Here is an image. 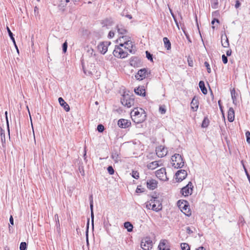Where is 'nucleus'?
Returning <instances> with one entry per match:
<instances>
[{"label":"nucleus","mask_w":250,"mask_h":250,"mask_svg":"<svg viewBox=\"0 0 250 250\" xmlns=\"http://www.w3.org/2000/svg\"><path fill=\"white\" fill-rule=\"evenodd\" d=\"M131 116L135 123L140 124L146 120V114L142 108H135L131 112Z\"/></svg>","instance_id":"1"},{"label":"nucleus","mask_w":250,"mask_h":250,"mask_svg":"<svg viewBox=\"0 0 250 250\" xmlns=\"http://www.w3.org/2000/svg\"><path fill=\"white\" fill-rule=\"evenodd\" d=\"M146 207L149 209L158 211L162 209V205L157 198L152 197L146 203Z\"/></svg>","instance_id":"2"},{"label":"nucleus","mask_w":250,"mask_h":250,"mask_svg":"<svg viewBox=\"0 0 250 250\" xmlns=\"http://www.w3.org/2000/svg\"><path fill=\"white\" fill-rule=\"evenodd\" d=\"M172 165L176 168H181L184 165V162L182 156L179 154H175L171 157Z\"/></svg>","instance_id":"3"},{"label":"nucleus","mask_w":250,"mask_h":250,"mask_svg":"<svg viewBox=\"0 0 250 250\" xmlns=\"http://www.w3.org/2000/svg\"><path fill=\"white\" fill-rule=\"evenodd\" d=\"M178 206L181 211L187 216H190L191 214V211L190 209L188 203L186 201H179L177 203Z\"/></svg>","instance_id":"4"},{"label":"nucleus","mask_w":250,"mask_h":250,"mask_svg":"<svg viewBox=\"0 0 250 250\" xmlns=\"http://www.w3.org/2000/svg\"><path fill=\"white\" fill-rule=\"evenodd\" d=\"M113 54L116 57L123 59L127 57L128 53L126 51L124 50L123 48L120 46H116Z\"/></svg>","instance_id":"5"},{"label":"nucleus","mask_w":250,"mask_h":250,"mask_svg":"<svg viewBox=\"0 0 250 250\" xmlns=\"http://www.w3.org/2000/svg\"><path fill=\"white\" fill-rule=\"evenodd\" d=\"M122 104L127 107H130L134 104V99L129 95H124L121 99Z\"/></svg>","instance_id":"6"},{"label":"nucleus","mask_w":250,"mask_h":250,"mask_svg":"<svg viewBox=\"0 0 250 250\" xmlns=\"http://www.w3.org/2000/svg\"><path fill=\"white\" fill-rule=\"evenodd\" d=\"M141 246L144 250H149L152 247V241L149 237L144 238L142 240Z\"/></svg>","instance_id":"7"},{"label":"nucleus","mask_w":250,"mask_h":250,"mask_svg":"<svg viewBox=\"0 0 250 250\" xmlns=\"http://www.w3.org/2000/svg\"><path fill=\"white\" fill-rule=\"evenodd\" d=\"M193 185L191 182H189L188 184L181 189V192L185 196H188L192 193Z\"/></svg>","instance_id":"8"},{"label":"nucleus","mask_w":250,"mask_h":250,"mask_svg":"<svg viewBox=\"0 0 250 250\" xmlns=\"http://www.w3.org/2000/svg\"><path fill=\"white\" fill-rule=\"evenodd\" d=\"M155 175L157 178L162 181H167L168 178L166 175V171L165 168H161L155 172Z\"/></svg>","instance_id":"9"},{"label":"nucleus","mask_w":250,"mask_h":250,"mask_svg":"<svg viewBox=\"0 0 250 250\" xmlns=\"http://www.w3.org/2000/svg\"><path fill=\"white\" fill-rule=\"evenodd\" d=\"M156 153L159 157H163L167 154V148L163 146H160L156 147Z\"/></svg>","instance_id":"10"},{"label":"nucleus","mask_w":250,"mask_h":250,"mask_svg":"<svg viewBox=\"0 0 250 250\" xmlns=\"http://www.w3.org/2000/svg\"><path fill=\"white\" fill-rule=\"evenodd\" d=\"M120 46L124 47L125 49L127 50L130 53H133V44L130 40H125L124 43H120Z\"/></svg>","instance_id":"11"},{"label":"nucleus","mask_w":250,"mask_h":250,"mask_svg":"<svg viewBox=\"0 0 250 250\" xmlns=\"http://www.w3.org/2000/svg\"><path fill=\"white\" fill-rule=\"evenodd\" d=\"M148 76V71L147 69L143 68L139 70L135 77L137 80H142Z\"/></svg>","instance_id":"12"},{"label":"nucleus","mask_w":250,"mask_h":250,"mask_svg":"<svg viewBox=\"0 0 250 250\" xmlns=\"http://www.w3.org/2000/svg\"><path fill=\"white\" fill-rule=\"evenodd\" d=\"M176 179L177 182H181L185 179L187 176V172L185 170H179L175 174Z\"/></svg>","instance_id":"13"},{"label":"nucleus","mask_w":250,"mask_h":250,"mask_svg":"<svg viewBox=\"0 0 250 250\" xmlns=\"http://www.w3.org/2000/svg\"><path fill=\"white\" fill-rule=\"evenodd\" d=\"M109 44V43L108 42H101L98 45V49L102 54H105L107 50L108 45Z\"/></svg>","instance_id":"14"},{"label":"nucleus","mask_w":250,"mask_h":250,"mask_svg":"<svg viewBox=\"0 0 250 250\" xmlns=\"http://www.w3.org/2000/svg\"><path fill=\"white\" fill-rule=\"evenodd\" d=\"M158 183L155 179H148L146 182V185L148 188L153 190L157 187Z\"/></svg>","instance_id":"15"},{"label":"nucleus","mask_w":250,"mask_h":250,"mask_svg":"<svg viewBox=\"0 0 250 250\" xmlns=\"http://www.w3.org/2000/svg\"><path fill=\"white\" fill-rule=\"evenodd\" d=\"M85 55L89 57V61L91 62H92L96 59L95 53H94V50L91 47H87Z\"/></svg>","instance_id":"16"},{"label":"nucleus","mask_w":250,"mask_h":250,"mask_svg":"<svg viewBox=\"0 0 250 250\" xmlns=\"http://www.w3.org/2000/svg\"><path fill=\"white\" fill-rule=\"evenodd\" d=\"M130 123L127 120L121 119L118 122V125L121 128H126L129 126Z\"/></svg>","instance_id":"17"},{"label":"nucleus","mask_w":250,"mask_h":250,"mask_svg":"<svg viewBox=\"0 0 250 250\" xmlns=\"http://www.w3.org/2000/svg\"><path fill=\"white\" fill-rule=\"evenodd\" d=\"M228 119L229 122H232L234 119V110L232 107H230L228 112Z\"/></svg>","instance_id":"18"},{"label":"nucleus","mask_w":250,"mask_h":250,"mask_svg":"<svg viewBox=\"0 0 250 250\" xmlns=\"http://www.w3.org/2000/svg\"><path fill=\"white\" fill-rule=\"evenodd\" d=\"M58 100L61 105L63 107L66 111H69L70 108L69 105L64 101L62 98H59Z\"/></svg>","instance_id":"19"},{"label":"nucleus","mask_w":250,"mask_h":250,"mask_svg":"<svg viewBox=\"0 0 250 250\" xmlns=\"http://www.w3.org/2000/svg\"><path fill=\"white\" fill-rule=\"evenodd\" d=\"M167 240H163L161 241L159 245V250H169V248L167 246Z\"/></svg>","instance_id":"20"},{"label":"nucleus","mask_w":250,"mask_h":250,"mask_svg":"<svg viewBox=\"0 0 250 250\" xmlns=\"http://www.w3.org/2000/svg\"><path fill=\"white\" fill-rule=\"evenodd\" d=\"M160 162V161H153L147 165V167L148 169H154L161 165V164H159Z\"/></svg>","instance_id":"21"},{"label":"nucleus","mask_w":250,"mask_h":250,"mask_svg":"<svg viewBox=\"0 0 250 250\" xmlns=\"http://www.w3.org/2000/svg\"><path fill=\"white\" fill-rule=\"evenodd\" d=\"M134 91L138 95L145 96V89L143 87H138L135 89Z\"/></svg>","instance_id":"22"},{"label":"nucleus","mask_w":250,"mask_h":250,"mask_svg":"<svg viewBox=\"0 0 250 250\" xmlns=\"http://www.w3.org/2000/svg\"><path fill=\"white\" fill-rule=\"evenodd\" d=\"M199 86L204 94H206L207 93V89L205 87V83L203 81H200L199 83Z\"/></svg>","instance_id":"23"},{"label":"nucleus","mask_w":250,"mask_h":250,"mask_svg":"<svg viewBox=\"0 0 250 250\" xmlns=\"http://www.w3.org/2000/svg\"><path fill=\"white\" fill-rule=\"evenodd\" d=\"M163 42L164 43L165 47L167 49H171V43L167 38L165 37L163 38Z\"/></svg>","instance_id":"24"},{"label":"nucleus","mask_w":250,"mask_h":250,"mask_svg":"<svg viewBox=\"0 0 250 250\" xmlns=\"http://www.w3.org/2000/svg\"><path fill=\"white\" fill-rule=\"evenodd\" d=\"M191 107L194 111H196L198 107V104L197 101L195 100L194 98L193 99L191 102Z\"/></svg>","instance_id":"25"},{"label":"nucleus","mask_w":250,"mask_h":250,"mask_svg":"<svg viewBox=\"0 0 250 250\" xmlns=\"http://www.w3.org/2000/svg\"><path fill=\"white\" fill-rule=\"evenodd\" d=\"M124 227L127 229V231L131 232L133 229V225L129 222H126L124 223Z\"/></svg>","instance_id":"26"},{"label":"nucleus","mask_w":250,"mask_h":250,"mask_svg":"<svg viewBox=\"0 0 250 250\" xmlns=\"http://www.w3.org/2000/svg\"><path fill=\"white\" fill-rule=\"evenodd\" d=\"M224 40H225L224 42L223 41V37H222V45L224 47H227L229 46V40L227 38V36H225L224 37Z\"/></svg>","instance_id":"27"},{"label":"nucleus","mask_w":250,"mask_h":250,"mask_svg":"<svg viewBox=\"0 0 250 250\" xmlns=\"http://www.w3.org/2000/svg\"><path fill=\"white\" fill-rule=\"evenodd\" d=\"M231 98L233 101V103L235 104H236V94L235 93V91L234 89H233L230 91Z\"/></svg>","instance_id":"28"},{"label":"nucleus","mask_w":250,"mask_h":250,"mask_svg":"<svg viewBox=\"0 0 250 250\" xmlns=\"http://www.w3.org/2000/svg\"><path fill=\"white\" fill-rule=\"evenodd\" d=\"M6 29H7V31L8 32V35H9L10 39L12 41L13 43H15V39L14 38L13 34L12 33V32L11 31L10 28L8 26H7L6 27Z\"/></svg>","instance_id":"29"},{"label":"nucleus","mask_w":250,"mask_h":250,"mask_svg":"<svg viewBox=\"0 0 250 250\" xmlns=\"http://www.w3.org/2000/svg\"><path fill=\"white\" fill-rule=\"evenodd\" d=\"M181 247L182 250H190V247L187 243H182L181 244Z\"/></svg>","instance_id":"30"},{"label":"nucleus","mask_w":250,"mask_h":250,"mask_svg":"<svg viewBox=\"0 0 250 250\" xmlns=\"http://www.w3.org/2000/svg\"><path fill=\"white\" fill-rule=\"evenodd\" d=\"M125 40H129L127 36H123L118 39L117 42H119V43H121V42L124 43Z\"/></svg>","instance_id":"31"},{"label":"nucleus","mask_w":250,"mask_h":250,"mask_svg":"<svg viewBox=\"0 0 250 250\" xmlns=\"http://www.w3.org/2000/svg\"><path fill=\"white\" fill-rule=\"evenodd\" d=\"M118 32L120 34H124L126 32V30L122 27L117 26Z\"/></svg>","instance_id":"32"},{"label":"nucleus","mask_w":250,"mask_h":250,"mask_svg":"<svg viewBox=\"0 0 250 250\" xmlns=\"http://www.w3.org/2000/svg\"><path fill=\"white\" fill-rule=\"evenodd\" d=\"M112 158L115 162H118L119 161V155L117 153H112L111 155Z\"/></svg>","instance_id":"33"},{"label":"nucleus","mask_w":250,"mask_h":250,"mask_svg":"<svg viewBox=\"0 0 250 250\" xmlns=\"http://www.w3.org/2000/svg\"><path fill=\"white\" fill-rule=\"evenodd\" d=\"M208 120L207 118H205L203 120L202 124V126L203 127H207L208 125Z\"/></svg>","instance_id":"34"},{"label":"nucleus","mask_w":250,"mask_h":250,"mask_svg":"<svg viewBox=\"0 0 250 250\" xmlns=\"http://www.w3.org/2000/svg\"><path fill=\"white\" fill-rule=\"evenodd\" d=\"M218 0H214L211 2V7L213 9H216L218 7Z\"/></svg>","instance_id":"35"},{"label":"nucleus","mask_w":250,"mask_h":250,"mask_svg":"<svg viewBox=\"0 0 250 250\" xmlns=\"http://www.w3.org/2000/svg\"><path fill=\"white\" fill-rule=\"evenodd\" d=\"M159 112L161 114H165L166 113V109L165 105H161V106H160V107H159Z\"/></svg>","instance_id":"36"},{"label":"nucleus","mask_w":250,"mask_h":250,"mask_svg":"<svg viewBox=\"0 0 250 250\" xmlns=\"http://www.w3.org/2000/svg\"><path fill=\"white\" fill-rule=\"evenodd\" d=\"M27 245L25 242H21L20 244V250H25L26 249Z\"/></svg>","instance_id":"37"},{"label":"nucleus","mask_w":250,"mask_h":250,"mask_svg":"<svg viewBox=\"0 0 250 250\" xmlns=\"http://www.w3.org/2000/svg\"><path fill=\"white\" fill-rule=\"evenodd\" d=\"M122 16H125L128 18L129 19H131L132 18L131 15L127 14L126 11L124 10L121 14Z\"/></svg>","instance_id":"38"},{"label":"nucleus","mask_w":250,"mask_h":250,"mask_svg":"<svg viewBox=\"0 0 250 250\" xmlns=\"http://www.w3.org/2000/svg\"><path fill=\"white\" fill-rule=\"evenodd\" d=\"M104 126L102 124H100L97 126V130L99 132H103L104 130Z\"/></svg>","instance_id":"39"},{"label":"nucleus","mask_w":250,"mask_h":250,"mask_svg":"<svg viewBox=\"0 0 250 250\" xmlns=\"http://www.w3.org/2000/svg\"><path fill=\"white\" fill-rule=\"evenodd\" d=\"M62 51L63 53H65L67 49V42L65 41L62 44Z\"/></svg>","instance_id":"40"},{"label":"nucleus","mask_w":250,"mask_h":250,"mask_svg":"<svg viewBox=\"0 0 250 250\" xmlns=\"http://www.w3.org/2000/svg\"><path fill=\"white\" fill-rule=\"evenodd\" d=\"M146 56L148 60L152 61L153 58H152V55L148 51H146Z\"/></svg>","instance_id":"41"},{"label":"nucleus","mask_w":250,"mask_h":250,"mask_svg":"<svg viewBox=\"0 0 250 250\" xmlns=\"http://www.w3.org/2000/svg\"><path fill=\"white\" fill-rule=\"evenodd\" d=\"M107 171L109 174H110V175H112L114 173V170L112 166H109L107 167Z\"/></svg>","instance_id":"42"},{"label":"nucleus","mask_w":250,"mask_h":250,"mask_svg":"<svg viewBox=\"0 0 250 250\" xmlns=\"http://www.w3.org/2000/svg\"><path fill=\"white\" fill-rule=\"evenodd\" d=\"M132 177L135 179H138L139 177V174L137 171H132Z\"/></svg>","instance_id":"43"},{"label":"nucleus","mask_w":250,"mask_h":250,"mask_svg":"<svg viewBox=\"0 0 250 250\" xmlns=\"http://www.w3.org/2000/svg\"><path fill=\"white\" fill-rule=\"evenodd\" d=\"M204 64L207 69L208 72V73H210L211 72V69H210L209 63L207 62H205Z\"/></svg>","instance_id":"44"},{"label":"nucleus","mask_w":250,"mask_h":250,"mask_svg":"<svg viewBox=\"0 0 250 250\" xmlns=\"http://www.w3.org/2000/svg\"><path fill=\"white\" fill-rule=\"evenodd\" d=\"M246 136L247 137V141L249 143H250V132L247 131L246 132Z\"/></svg>","instance_id":"45"},{"label":"nucleus","mask_w":250,"mask_h":250,"mask_svg":"<svg viewBox=\"0 0 250 250\" xmlns=\"http://www.w3.org/2000/svg\"><path fill=\"white\" fill-rule=\"evenodd\" d=\"M222 61L224 63L226 64L228 62V58L225 55H223L222 56Z\"/></svg>","instance_id":"46"},{"label":"nucleus","mask_w":250,"mask_h":250,"mask_svg":"<svg viewBox=\"0 0 250 250\" xmlns=\"http://www.w3.org/2000/svg\"><path fill=\"white\" fill-rule=\"evenodd\" d=\"M5 117H6L7 128H8V132L9 133V122H8V117H7V111L5 112Z\"/></svg>","instance_id":"47"},{"label":"nucleus","mask_w":250,"mask_h":250,"mask_svg":"<svg viewBox=\"0 0 250 250\" xmlns=\"http://www.w3.org/2000/svg\"><path fill=\"white\" fill-rule=\"evenodd\" d=\"M169 11H170V12L171 13V15L172 16V17L173 18V19H174V21H175L177 25L178 26L177 21L176 20V18H175V16L174 15L173 13L172 12V10L170 8H169Z\"/></svg>","instance_id":"48"},{"label":"nucleus","mask_w":250,"mask_h":250,"mask_svg":"<svg viewBox=\"0 0 250 250\" xmlns=\"http://www.w3.org/2000/svg\"><path fill=\"white\" fill-rule=\"evenodd\" d=\"M55 219L56 221V225L58 226H60V223H59V216L57 214H56L55 215Z\"/></svg>","instance_id":"49"},{"label":"nucleus","mask_w":250,"mask_h":250,"mask_svg":"<svg viewBox=\"0 0 250 250\" xmlns=\"http://www.w3.org/2000/svg\"><path fill=\"white\" fill-rule=\"evenodd\" d=\"M88 226H89V220L88 221V222H87V230L86 231V241H87V243H88Z\"/></svg>","instance_id":"50"},{"label":"nucleus","mask_w":250,"mask_h":250,"mask_svg":"<svg viewBox=\"0 0 250 250\" xmlns=\"http://www.w3.org/2000/svg\"><path fill=\"white\" fill-rule=\"evenodd\" d=\"M241 5V3L238 0H236L235 7L236 8H238Z\"/></svg>","instance_id":"51"},{"label":"nucleus","mask_w":250,"mask_h":250,"mask_svg":"<svg viewBox=\"0 0 250 250\" xmlns=\"http://www.w3.org/2000/svg\"><path fill=\"white\" fill-rule=\"evenodd\" d=\"M114 36V32L110 31L108 35V37L110 38H111L113 37Z\"/></svg>","instance_id":"52"},{"label":"nucleus","mask_w":250,"mask_h":250,"mask_svg":"<svg viewBox=\"0 0 250 250\" xmlns=\"http://www.w3.org/2000/svg\"><path fill=\"white\" fill-rule=\"evenodd\" d=\"M9 221L11 225H14V219L12 215L10 216Z\"/></svg>","instance_id":"53"},{"label":"nucleus","mask_w":250,"mask_h":250,"mask_svg":"<svg viewBox=\"0 0 250 250\" xmlns=\"http://www.w3.org/2000/svg\"><path fill=\"white\" fill-rule=\"evenodd\" d=\"M91 216L92 225L93 226V222H94V213H93V211L91 212Z\"/></svg>","instance_id":"54"},{"label":"nucleus","mask_w":250,"mask_h":250,"mask_svg":"<svg viewBox=\"0 0 250 250\" xmlns=\"http://www.w3.org/2000/svg\"><path fill=\"white\" fill-rule=\"evenodd\" d=\"M187 232L188 234H190L192 233V231L190 229L189 227L187 228Z\"/></svg>","instance_id":"55"},{"label":"nucleus","mask_w":250,"mask_h":250,"mask_svg":"<svg viewBox=\"0 0 250 250\" xmlns=\"http://www.w3.org/2000/svg\"><path fill=\"white\" fill-rule=\"evenodd\" d=\"M90 208L91 212L93 211V202L92 203H90Z\"/></svg>","instance_id":"56"},{"label":"nucleus","mask_w":250,"mask_h":250,"mask_svg":"<svg viewBox=\"0 0 250 250\" xmlns=\"http://www.w3.org/2000/svg\"><path fill=\"white\" fill-rule=\"evenodd\" d=\"M231 54V50H229L226 52V54L228 56H230Z\"/></svg>","instance_id":"57"},{"label":"nucleus","mask_w":250,"mask_h":250,"mask_svg":"<svg viewBox=\"0 0 250 250\" xmlns=\"http://www.w3.org/2000/svg\"><path fill=\"white\" fill-rule=\"evenodd\" d=\"M215 21H216L218 23L219 22V21L218 19H214L213 21H212L211 24H213L214 23Z\"/></svg>","instance_id":"58"},{"label":"nucleus","mask_w":250,"mask_h":250,"mask_svg":"<svg viewBox=\"0 0 250 250\" xmlns=\"http://www.w3.org/2000/svg\"><path fill=\"white\" fill-rule=\"evenodd\" d=\"M245 173H246V175H247V176L248 178L249 179H250V175L249 174V173H248V171H247V169H245Z\"/></svg>","instance_id":"59"},{"label":"nucleus","mask_w":250,"mask_h":250,"mask_svg":"<svg viewBox=\"0 0 250 250\" xmlns=\"http://www.w3.org/2000/svg\"><path fill=\"white\" fill-rule=\"evenodd\" d=\"M136 191L137 193H140L142 192L141 188H139L138 187L137 188Z\"/></svg>","instance_id":"60"},{"label":"nucleus","mask_w":250,"mask_h":250,"mask_svg":"<svg viewBox=\"0 0 250 250\" xmlns=\"http://www.w3.org/2000/svg\"><path fill=\"white\" fill-rule=\"evenodd\" d=\"M89 200H90V203H92V202H93V196L92 195H91L89 197Z\"/></svg>","instance_id":"61"},{"label":"nucleus","mask_w":250,"mask_h":250,"mask_svg":"<svg viewBox=\"0 0 250 250\" xmlns=\"http://www.w3.org/2000/svg\"><path fill=\"white\" fill-rule=\"evenodd\" d=\"M196 250H206L203 247H199Z\"/></svg>","instance_id":"62"},{"label":"nucleus","mask_w":250,"mask_h":250,"mask_svg":"<svg viewBox=\"0 0 250 250\" xmlns=\"http://www.w3.org/2000/svg\"><path fill=\"white\" fill-rule=\"evenodd\" d=\"M14 46H15V48H16V50H17V52H18V53H19V49H18V46H17V44H16V43L15 42V43H14Z\"/></svg>","instance_id":"63"},{"label":"nucleus","mask_w":250,"mask_h":250,"mask_svg":"<svg viewBox=\"0 0 250 250\" xmlns=\"http://www.w3.org/2000/svg\"><path fill=\"white\" fill-rule=\"evenodd\" d=\"M3 133H2V130L1 129V133H0V135L1 136V139L2 140V136H4V138L5 137V134H4L3 135Z\"/></svg>","instance_id":"64"}]
</instances>
